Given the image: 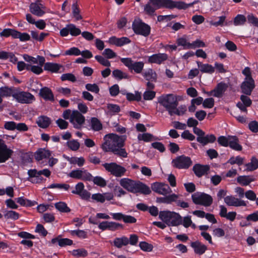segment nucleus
I'll list each match as a JSON object with an SVG mask.
<instances>
[{
  "label": "nucleus",
  "mask_w": 258,
  "mask_h": 258,
  "mask_svg": "<svg viewBox=\"0 0 258 258\" xmlns=\"http://www.w3.org/2000/svg\"><path fill=\"white\" fill-rule=\"evenodd\" d=\"M246 170L248 171H253L258 168V160L254 157H252L251 162L245 165Z\"/></svg>",
  "instance_id": "obj_41"
},
{
  "label": "nucleus",
  "mask_w": 258,
  "mask_h": 258,
  "mask_svg": "<svg viewBox=\"0 0 258 258\" xmlns=\"http://www.w3.org/2000/svg\"><path fill=\"white\" fill-rule=\"evenodd\" d=\"M4 217L7 219L16 220L19 218V214L14 211H7L5 212Z\"/></svg>",
  "instance_id": "obj_44"
},
{
  "label": "nucleus",
  "mask_w": 258,
  "mask_h": 258,
  "mask_svg": "<svg viewBox=\"0 0 258 258\" xmlns=\"http://www.w3.org/2000/svg\"><path fill=\"white\" fill-rule=\"evenodd\" d=\"M28 174L31 178L30 180L31 182H38L42 180V178L40 176L41 175L48 177L50 175L51 172L48 169H44L38 171L36 169H30L28 170Z\"/></svg>",
  "instance_id": "obj_12"
},
{
  "label": "nucleus",
  "mask_w": 258,
  "mask_h": 258,
  "mask_svg": "<svg viewBox=\"0 0 258 258\" xmlns=\"http://www.w3.org/2000/svg\"><path fill=\"white\" fill-rule=\"evenodd\" d=\"M228 88V85L224 82L218 83L216 87L210 93H208L209 95H213L214 96L220 98Z\"/></svg>",
  "instance_id": "obj_21"
},
{
  "label": "nucleus",
  "mask_w": 258,
  "mask_h": 258,
  "mask_svg": "<svg viewBox=\"0 0 258 258\" xmlns=\"http://www.w3.org/2000/svg\"><path fill=\"white\" fill-rule=\"evenodd\" d=\"M69 33L73 36H77L81 34V31L73 24L67 25L60 31V35L62 37L68 36Z\"/></svg>",
  "instance_id": "obj_18"
},
{
  "label": "nucleus",
  "mask_w": 258,
  "mask_h": 258,
  "mask_svg": "<svg viewBox=\"0 0 258 258\" xmlns=\"http://www.w3.org/2000/svg\"><path fill=\"white\" fill-rule=\"evenodd\" d=\"M142 75L145 79L148 81L156 82L157 81V74L152 69L147 70Z\"/></svg>",
  "instance_id": "obj_32"
},
{
  "label": "nucleus",
  "mask_w": 258,
  "mask_h": 258,
  "mask_svg": "<svg viewBox=\"0 0 258 258\" xmlns=\"http://www.w3.org/2000/svg\"><path fill=\"white\" fill-rule=\"evenodd\" d=\"M159 217L169 226H177L182 224V217L174 212L160 211Z\"/></svg>",
  "instance_id": "obj_4"
},
{
  "label": "nucleus",
  "mask_w": 258,
  "mask_h": 258,
  "mask_svg": "<svg viewBox=\"0 0 258 258\" xmlns=\"http://www.w3.org/2000/svg\"><path fill=\"white\" fill-rule=\"evenodd\" d=\"M149 2L157 9L161 8H166L170 9L177 8L179 10H185L195 4L200 3L198 0L195 1L189 4H186L182 1L176 2L171 0H149Z\"/></svg>",
  "instance_id": "obj_3"
},
{
  "label": "nucleus",
  "mask_w": 258,
  "mask_h": 258,
  "mask_svg": "<svg viewBox=\"0 0 258 258\" xmlns=\"http://www.w3.org/2000/svg\"><path fill=\"white\" fill-rule=\"evenodd\" d=\"M72 255L77 257H86L88 255V252L83 248L74 249L72 252Z\"/></svg>",
  "instance_id": "obj_48"
},
{
  "label": "nucleus",
  "mask_w": 258,
  "mask_h": 258,
  "mask_svg": "<svg viewBox=\"0 0 258 258\" xmlns=\"http://www.w3.org/2000/svg\"><path fill=\"white\" fill-rule=\"evenodd\" d=\"M13 151L8 148L4 142L0 140V163H5L12 156Z\"/></svg>",
  "instance_id": "obj_16"
},
{
  "label": "nucleus",
  "mask_w": 258,
  "mask_h": 258,
  "mask_svg": "<svg viewBox=\"0 0 258 258\" xmlns=\"http://www.w3.org/2000/svg\"><path fill=\"white\" fill-rule=\"evenodd\" d=\"M243 160L244 159L239 156L236 157H231L227 161V163L231 165L237 164L238 165H241L243 163Z\"/></svg>",
  "instance_id": "obj_54"
},
{
  "label": "nucleus",
  "mask_w": 258,
  "mask_h": 258,
  "mask_svg": "<svg viewBox=\"0 0 258 258\" xmlns=\"http://www.w3.org/2000/svg\"><path fill=\"white\" fill-rule=\"evenodd\" d=\"M39 95L45 100L53 101L54 100V95L48 87H45L40 90Z\"/></svg>",
  "instance_id": "obj_25"
},
{
  "label": "nucleus",
  "mask_w": 258,
  "mask_h": 258,
  "mask_svg": "<svg viewBox=\"0 0 258 258\" xmlns=\"http://www.w3.org/2000/svg\"><path fill=\"white\" fill-rule=\"evenodd\" d=\"M216 138L213 134L204 135L201 137H197V140L198 142L203 145H206L208 143H214L216 141Z\"/></svg>",
  "instance_id": "obj_28"
},
{
  "label": "nucleus",
  "mask_w": 258,
  "mask_h": 258,
  "mask_svg": "<svg viewBox=\"0 0 258 258\" xmlns=\"http://www.w3.org/2000/svg\"><path fill=\"white\" fill-rule=\"evenodd\" d=\"M151 188L154 191L164 196L172 192L171 189L167 184L162 182H156L152 183Z\"/></svg>",
  "instance_id": "obj_15"
},
{
  "label": "nucleus",
  "mask_w": 258,
  "mask_h": 258,
  "mask_svg": "<svg viewBox=\"0 0 258 258\" xmlns=\"http://www.w3.org/2000/svg\"><path fill=\"white\" fill-rule=\"evenodd\" d=\"M177 43L178 45L183 46L184 49H190V43L184 37L178 38Z\"/></svg>",
  "instance_id": "obj_47"
},
{
  "label": "nucleus",
  "mask_w": 258,
  "mask_h": 258,
  "mask_svg": "<svg viewBox=\"0 0 258 258\" xmlns=\"http://www.w3.org/2000/svg\"><path fill=\"white\" fill-rule=\"evenodd\" d=\"M61 67V65L52 62H46L44 65V70L48 71L52 73H57Z\"/></svg>",
  "instance_id": "obj_33"
},
{
  "label": "nucleus",
  "mask_w": 258,
  "mask_h": 258,
  "mask_svg": "<svg viewBox=\"0 0 258 258\" xmlns=\"http://www.w3.org/2000/svg\"><path fill=\"white\" fill-rule=\"evenodd\" d=\"M120 60L129 70L134 71L137 74L141 73L144 67L143 61H135L131 58H122Z\"/></svg>",
  "instance_id": "obj_9"
},
{
  "label": "nucleus",
  "mask_w": 258,
  "mask_h": 258,
  "mask_svg": "<svg viewBox=\"0 0 258 258\" xmlns=\"http://www.w3.org/2000/svg\"><path fill=\"white\" fill-rule=\"evenodd\" d=\"M13 97L18 102L23 104H30L35 100V97L32 94L24 91L14 93Z\"/></svg>",
  "instance_id": "obj_11"
},
{
  "label": "nucleus",
  "mask_w": 258,
  "mask_h": 258,
  "mask_svg": "<svg viewBox=\"0 0 258 258\" xmlns=\"http://www.w3.org/2000/svg\"><path fill=\"white\" fill-rule=\"evenodd\" d=\"M61 80L62 81L68 80L72 82H75L76 81V78L71 73H67L61 75Z\"/></svg>",
  "instance_id": "obj_62"
},
{
  "label": "nucleus",
  "mask_w": 258,
  "mask_h": 258,
  "mask_svg": "<svg viewBox=\"0 0 258 258\" xmlns=\"http://www.w3.org/2000/svg\"><path fill=\"white\" fill-rule=\"evenodd\" d=\"M68 147L72 151L78 150L80 146V143L76 140L69 141L67 143Z\"/></svg>",
  "instance_id": "obj_50"
},
{
  "label": "nucleus",
  "mask_w": 258,
  "mask_h": 258,
  "mask_svg": "<svg viewBox=\"0 0 258 258\" xmlns=\"http://www.w3.org/2000/svg\"><path fill=\"white\" fill-rule=\"evenodd\" d=\"M156 96V92L152 90H146L143 94V98L145 100H151Z\"/></svg>",
  "instance_id": "obj_57"
},
{
  "label": "nucleus",
  "mask_w": 258,
  "mask_h": 258,
  "mask_svg": "<svg viewBox=\"0 0 258 258\" xmlns=\"http://www.w3.org/2000/svg\"><path fill=\"white\" fill-rule=\"evenodd\" d=\"M254 87V82L252 78L245 79L241 85L242 92L246 95H250Z\"/></svg>",
  "instance_id": "obj_19"
},
{
  "label": "nucleus",
  "mask_w": 258,
  "mask_h": 258,
  "mask_svg": "<svg viewBox=\"0 0 258 258\" xmlns=\"http://www.w3.org/2000/svg\"><path fill=\"white\" fill-rule=\"evenodd\" d=\"M72 192L79 196L82 199L85 200H88L91 196V194L85 189V185L82 182L78 183L75 185V189L72 190Z\"/></svg>",
  "instance_id": "obj_17"
},
{
  "label": "nucleus",
  "mask_w": 258,
  "mask_h": 258,
  "mask_svg": "<svg viewBox=\"0 0 258 258\" xmlns=\"http://www.w3.org/2000/svg\"><path fill=\"white\" fill-rule=\"evenodd\" d=\"M140 248L144 251L150 252L153 249V246L145 241H142L139 243Z\"/></svg>",
  "instance_id": "obj_52"
},
{
  "label": "nucleus",
  "mask_w": 258,
  "mask_h": 258,
  "mask_svg": "<svg viewBox=\"0 0 258 258\" xmlns=\"http://www.w3.org/2000/svg\"><path fill=\"white\" fill-rule=\"evenodd\" d=\"M81 172V180L89 181H92L93 179V176L88 171V170L82 169Z\"/></svg>",
  "instance_id": "obj_55"
},
{
  "label": "nucleus",
  "mask_w": 258,
  "mask_h": 258,
  "mask_svg": "<svg viewBox=\"0 0 258 258\" xmlns=\"http://www.w3.org/2000/svg\"><path fill=\"white\" fill-rule=\"evenodd\" d=\"M85 121V116L78 110H73L72 112L70 122L73 124L74 127L77 129L81 128Z\"/></svg>",
  "instance_id": "obj_14"
},
{
  "label": "nucleus",
  "mask_w": 258,
  "mask_h": 258,
  "mask_svg": "<svg viewBox=\"0 0 258 258\" xmlns=\"http://www.w3.org/2000/svg\"><path fill=\"white\" fill-rule=\"evenodd\" d=\"M224 202L228 206L245 207L247 206L246 202L233 196H228L224 198Z\"/></svg>",
  "instance_id": "obj_20"
},
{
  "label": "nucleus",
  "mask_w": 258,
  "mask_h": 258,
  "mask_svg": "<svg viewBox=\"0 0 258 258\" xmlns=\"http://www.w3.org/2000/svg\"><path fill=\"white\" fill-rule=\"evenodd\" d=\"M102 166L107 172L117 177L122 176L126 171L124 167L115 162L105 163L103 164Z\"/></svg>",
  "instance_id": "obj_6"
},
{
  "label": "nucleus",
  "mask_w": 258,
  "mask_h": 258,
  "mask_svg": "<svg viewBox=\"0 0 258 258\" xmlns=\"http://www.w3.org/2000/svg\"><path fill=\"white\" fill-rule=\"evenodd\" d=\"M198 67L200 71L203 73L213 74L215 72V67L209 64H204L197 61Z\"/></svg>",
  "instance_id": "obj_30"
},
{
  "label": "nucleus",
  "mask_w": 258,
  "mask_h": 258,
  "mask_svg": "<svg viewBox=\"0 0 258 258\" xmlns=\"http://www.w3.org/2000/svg\"><path fill=\"white\" fill-rule=\"evenodd\" d=\"M36 123L41 128H46L51 123V119L47 116L42 115L38 117Z\"/></svg>",
  "instance_id": "obj_31"
},
{
  "label": "nucleus",
  "mask_w": 258,
  "mask_h": 258,
  "mask_svg": "<svg viewBox=\"0 0 258 258\" xmlns=\"http://www.w3.org/2000/svg\"><path fill=\"white\" fill-rule=\"evenodd\" d=\"M214 99L213 98H209L203 100V106L204 108H211L214 105Z\"/></svg>",
  "instance_id": "obj_63"
},
{
  "label": "nucleus",
  "mask_w": 258,
  "mask_h": 258,
  "mask_svg": "<svg viewBox=\"0 0 258 258\" xmlns=\"http://www.w3.org/2000/svg\"><path fill=\"white\" fill-rule=\"evenodd\" d=\"M0 94L1 95L4 97H10L11 96H13V95L14 94L13 92V90L12 88H9L8 87H2L0 88Z\"/></svg>",
  "instance_id": "obj_39"
},
{
  "label": "nucleus",
  "mask_w": 258,
  "mask_h": 258,
  "mask_svg": "<svg viewBox=\"0 0 258 258\" xmlns=\"http://www.w3.org/2000/svg\"><path fill=\"white\" fill-rule=\"evenodd\" d=\"M209 169V165H203L200 164H195L192 168L193 171L195 175L198 177H201L207 173Z\"/></svg>",
  "instance_id": "obj_23"
},
{
  "label": "nucleus",
  "mask_w": 258,
  "mask_h": 258,
  "mask_svg": "<svg viewBox=\"0 0 258 258\" xmlns=\"http://www.w3.org/2000/svg\"><path fill=\"white\" fill-rule=\"evenodd\" d=\"M16 202L22 206L32 207L37 204L35 201H31L25 199L24 197H20L16 199Z\"/></svg>",
  "instance_id": "obj_36"
},
{
  "label": "nucleus",
  "mask_w": 258,
  "mask_h": 258,
  "mask_svg": "<svg viewBox=\"0 0 258 258\" xmlns=\"http://www.w3.org/2000/svg\"><path fill=\"white\" fill-rule=\"evenodd\" d=\"M153 136L149 133H144L143 134H139L138 136V139L140 141H144L145 142H149L152 140Z\"/></svg>",
  "instance_id": "obj_60"
},
{
  "label": "nucleus",
  "mask_w": 258,
  "mask_h": 258,
  "mask_svg": "<svg viewBox=\"0 0 258 258\" xmlns=\"http://www.w3.org/2000/svg\"><path fill=\"white\" fill-rule=\"evenodd\" d=\"M158 102L163 106L166 110L169 111L173 107H175V104L177 102L175 96L172 94H163L158 98Z\"/></svg>",
  "instance_id": "obj_7"
},
{
  "label": "nucleus",
  "mask_w": 258,
  "mask_h": 258,
  "mask_svg": "<svg viewBox=\"0 0 258 258\" xmlns=\"http://www.w3.org/2000/svg\"><path fill=\"white\" fill-rule=\"evenodd\" d=\"M51 153L48 150L40 148L35 153V159L37 161H40L43 159L49 158Z\"/></svg>",
  "instance_id": "obj_27"
},
{
  "label": "nucleus",
  "mask_w": 258,
  "mask_h": 258,
  "mask_svg": "<svg viewBox=\"0 0 258 258\" xmlns=\"http://www.w3.org/2000/svg\"><path fill=\"white\" fill-rule=\"evenodd\" d=\"M248 23L258 27V18L255 17L252 14H249L247 16Z\"/></svg>",
  "instance_id": "obj_64"
},
{
  "label": "nucleus",
  "mask_w": 258,
  "mask_h": 258,
  "mask_svg": "<svg viewBox=\"0 0 258 258\" xmlns=\"http://www.w3.org/2000/svg\"><path fill=\"white\" fill-rule=\"evenodd\" d=\"M19 38L21 41H27L30 40V36L27 33H21L16 31L15 39Z\"/></svg>",
  "instance_id": "obj_42"
},
{
  "label": "nucleus",
  "mask_w": 258,
  "mask_h": 258,
  "mask_svg": "<svg viewBox=\"0 0 258 258\" xmlns=\"http://www.w3.org/2000/svg\"><path fill=\"white\" fill-rule=\"evenodd\" d=\"M119 184L123 188L132 193H141L149 195L151 191L149 186L140 181L132 180L128 178H123L119 180Z\"/></svg>",
  "instance_id": "obj_2"
},
{
  "label": "nucleus",
  "mask_w": 258,
  "mask_h": 258,
  "mask_svg": "<svg viewBox=\"0 0 258 258\" xmlns=\"http://www.w3.org/2000/svg\"><path fill=\"white\" fill-rule=\"evenodd\" d=\"M126 98L128 101H137L141 100V95L139 92H136L135 94L127 93L126 94Z\"/></svg>",
  "instance_id": "obj_46"
},
{
  "label": "nucleus",
  "mask_w": 258,
  "mask_h": 258,
  "mask_svg": "<svg viewBox=\"0 0 258 258\" xmlns=\"http://www.w3.org/2000/svg\"><path fill=\"white\" fill-rule=\"evenodd\" d=\"M68 161L70 162V163L72 164H77L79 167L82 166L85 162V159L82 157L79 158L76 157H72L69 158Z\"/></svg>",
  "instance_id": "obj_38"
},
{
  "label": "nucleus",
  "mask_w": 258,
  "mask_h": 258,
  "mask_svg": "<svg viewBox=\"0 0 258 258\" xmlns=\"http://www.w3.org/2000/svg\"><path fill=\"white\" fill-rule=\"evenodd\" d=\"M113 243L114 246L118 248H120L122 246H126L129 244V239L124 236L120 237H116L114 238Z\"/></svg>",
  "instance_id": "obj_29"
},
{
  "label": "nucleus",
  "mask_w": 258,
  "mask_h": 258,
  "mask_svg": "<svg viewBox=\"0 0 258 258\" xmlns=\"http://www.w3.org/2000/svg\"><path fill=\"white\" fill-rule=\"evenodd\" d=\"M228 146L232 149L240 151L242 149V147L239 144V141L236 136H229V143Z\"/></svg>",
  "instance_id": "obj_26"
},
{
  "label": "nucleus",
  "mask_w": 258,
  "mask_h": 258,
  "mask_svg": "<svg viewBox=\"0 0 258 258\" xmlns=\"http://www.w3.org/2000/svg\"><path fill=\"white\" fill-rule=\"evenodd\" d=\"M72 14L73 17L75 18L76 21L82 19V17L80 15V10L77 3H75L72 5Z\"/></svg>",
  "instance_id": "obj_37"
},
{
  "label": "nucleus",
  "mask_w": 258,
  "mask_h": 258,
  "mask_svg": "<svg viewBox=\"0 0 258 258\" xmlns=\"http://www.w3.org/2000/svg\"><path fill=\"white\" fill-rule=\"evenodd\" d=\"M168 56L166 53H156L152 55L148 58V62L151 63L160 64L167 60Z\"/></svg>",
  "instance_id": "obj_22"
},
{
  "label": "nucleus",
  "mask_w": 258,
  "mask_h": 258,
  "mask_svg": "<svg viewBox=\"0 0 258 258\" xmlns=\"http://www.w3.org/2000/svg\"><path fill=\"white\" fill-rule=\"evenodd\" d=\"M55 207L60 212L69 213L71 211L70 209L64 202H60L55 203Z\"/></svg>",
  "instance_id": "obj_40"
},
{
  "label": "nucleus",
  "mask_w": 258,
  "mask_h": 258,
  "mask_svg": "<svg viewBox=\"0 0 258 258\" xmlns=\"http://www.w3.org/2000/svg\"><path fill=\"white\" fill-rule=\"evenodd\" d=\"M246 21V17L243 15H237L234 19L233 24L235 26L242 25Z\"/></svg>",
  "instance_id": "obj_43"
},
{
  "label": "nucleus",
  "mask_w": 258,
  "mask_h": 258,
  "mask_svg": "<svg viewBox=\"0 0 258 258\" xmlns=\"http://www.w3.org/2000/svg\"><path fill=\"white\" fill-rule=\"evenodd\" d=\"M112 75L114 78L119 80L128 78V75L126 73L118 69L115 70L112 72Z\"/></svg>",
  "instance_id": "obj_53"
},
{
  "label": "nucleus",
  "mask_w": 258,
  "mask_h": 258,
  "mask_svg": "<svg viewBox=\"0 0 258 258\" xmlns=\"http://www.w3.org/2000/svg\"><path fill=\"white\" fill-rule=\"evenodd\" d=\"M192 163L191 159L184 155L177 157L172 161L173 166L178 169H187L191 165Z\"/></svg>",
  "instance_id": "obj_10"
},
{
  "label": "nucleus",
  "mask_w": 258,
  "mask_h": 258,
  "mask_svg": "<svg viewBox=\"0 0 258 258\" xmlns=\"http://www.w3.org/2000/svg\"><path fill=\"white\" fill-rule=\"evenodd\" d=\"M86 89L90 92L95 93H98L100 89L98 86L96 84H87L85 85Z\"/></svg>",
  "instance_id": "obj_58"
},
{
  "label": "nucleus",
  "mask_w": 258,
  "mask_h": 258,
  "mask_svg": "<svg viewBox=\"0 0 258 258\" xmlns=\"http://www.w3.org/2000/svg\"><path fill=\"white\" fill-rule=\"evenodd\" d=\"M237 180L242 185L246 186L254 181L255 178L252 176H239L237 177Z\"/></svg>",
  "instance_id": "obj_35"
},
{
  "label": "nucleus",
  "mask_w": 258,
  "mask_h": 258,
  "mask_svg": "<svg viewBox=\"0 0 258 258\" xmlns=\"http://www.w3.org/2000/svg\"><path fill=\"white\" fill-rule=\"evenodd\" d=\"M191 246L193 248L194 252L199 255L204 254L207 250V246L199 241L191 242Z\"/></svg>",
  "instance_id": "obj_24"
},
{
  "label": "nucleus",
  "mask_w": 258,
  "mask_h": 258,
  "mask_svg": "<svg viewBox=\"0 0 258 258\" xmlns=\"http://www.w3.org/2000/svg\"><path fill=\"white\" fill-rule=\"evenodd\" d=\"M92 181L95 184L101 187H104L106 185V180L101 176L93 177Z\"/></svg>",
  "instance_id": "obj_51"
},
{
  "label": "nucleus",
  "mask_w": 258,
  "mask_h": 258,
  "mask_svg": "<svg viewBox=\"0 0 258 258\" xmlns=\"http://www.w3.org/2000/svg\"><path fill=\"white\" fill-rule=\"evenodd\" d=\"M102 54L107 59L113 58L116 56V54L110 48L105 49Z\"/></svg>",
  "instance_id": "obj_59"
},
{
  "label": "nucleus",
  "mask_w": 258,
  "mask_h": 258,
  "mask_svg": "<svg viewBox=\"0 0 258 258\" xmlns=\"http://www.w3.org/2000/svg\"><path fill=\"white\" fill-rule=\"evenodd\" d=\"M95 58L98 62L103 66L109 67L111 65L110 61L107 60V58L103 57V56L96 55L95 56Z\"/></svg>",
  "instance_id": "obj_56"
},
{
  "label": "nucleus",
  "mask_w": 258,
  "mask_h": 258,
  "mask_svg": "<svg viewBox=\"0 0 258 258\" xmlns=\"http://www.w3.org/2000/svg\"><path fill=\"white\" fill-rule=\"evenodd\" d=\"M16 31V30L13 29H4L3 31L0 33V36L5 37L11 36L13 38H15Z\"/></svg>",
  "instance_id": "obj_45"
},
{
  "label": "nucleus",
  "mask_w": 258,
  "mask_h": 258,
  "mask_svg": "<svg viewBox=\"0 0 258 258\" xmlns=\"http://www.w3.org/2000/svg\"><path fill=\"white\" fill-rule=\"evenodd\" d=\"M64 54L67 55L78 56L81 54V51L78 48L73 47L67 50Z\"/></svg>",
  "instance_id": "obj_61"
},
{
  "label": "nucleus",
  "mask_w": 258,
  "mask_h": 258,
  "mask_svg": "<svg viewBox=\"0 0 258 258\" xmlns=\"http://www.w3.org/2000/svg\"><path fill=\"white\" fill-rule=\"evenodd\" d=\"M132 28L136 34L145 37L148 36L150 33V27L142 22L140 20H135L134 21Z\"/></svg>",
  "instance_id": "obj_8"
},
{
  "label": "nucleus",
  "mask_w": 258,
  "mask_h": 258,
  "mask_svg": "<svg viewBox=\"0 0 258 258\" xmlns=\"http://www.w3.org/2000/svg\"><path fill=\"white\" fill-rule=\"evenodd\" d=\"M191 199L194 204L205 207H209L213 203L212 197L204 192H196L192 195Z\"/></svg>",
  "instance_id": "obj_5"
},
{
  "label": "nucleus",
  "mask_w": 258,
  "mask_h": 258,
  "mask_svg": "<svg viewBox=\"0 0 258 258\" xmlns=\"http://www.w3.org/2000/svg\"><path fill=\"white\" fill-rule=\"evenodd\" d=\"M41 2V0H37L29 6L30 12L38 17H41L46 13V8Z\"/></svg>",
  "instance_id": "obj_13"
},
{
  "label": "nucleus",
  "mask_w": 258,
  "mask_h": 258,
  "mask_svg": "<svg viewBox=\"0 0 258 258\" xmlns=\"http://www.w3.org/2000/svg\"><path fill=\"white\" fill-rule=\"evenodd\" d=\"M48 188H58L63 189L67 191L70 188V185L66 183H52L49 185Z\"/></svg>",
  "instance_id": "obj_49"
},
{
  "label": "nucleus",
  "mask_w": 258,
  "mask_h": 258,
  "mask_svg": "<svg viewBox=\"0 0 258 258\" xmlns=\"http://www.w3.org/2000/svg\"><path fill=\"white\" fill-rule=\"evenodd\" d=\"M91 128L94 131H99L102 129L101 121L96 117H92L90 120Z\"/></svg>",
  "instance_id": "obj_34"
},
{
  "label": "nucleus",
  "mask_w": 258,
  "mask_h": 258,
  "mask_svg": "<svg viewBox=\"0 0 258 258\" xmlns=\"http://www.w3.org/2000/svg\"><path fill=\"white\" fill-rule=\"evenodd\" d=\"M104 142L101 145V148L104 152H111L114 154L121 158L127 157V153L122 147L126 140L125 136H119L114 134L106 135L103 138Z\"/></svg>",
  "instance_id": "obj_1"
}]
</instances>
